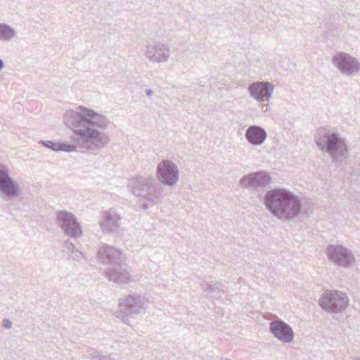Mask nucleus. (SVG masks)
<instances>
[{
	"label": "nucleus",
	"instance_id": "f257e3e1",
	"mask_svg": "<svg viewBox=\"0 0 360 360\" xmlns=\"http://www.w3.org/2000/svg\"><path fill=\"white\" fill-rule=\"evenodd\" d=\"M63 122L72 132L70 143L40 141V143L54 151L80 152L96 154L106 147L110 136L105 133L110 120L104 114L84 105L66 110Z\"/></svg>",
	"mask_w": 360,
	"mask_h": 360
},
{
	"label": "nucleus",
	"instance_id": "f03ea898",
	"mask_svg": "<svg viewBox=\"0 0 360 360\" xmlns=\"http://www.w3.org/2000/svg\"><path fill=\"white\" fill-rule=\"evenodd\" d=\"M264 204L274 217L283 221L298 217L302 207L300 197L284 188L268 191L264 197Z\"/></svg>",
	"mask_w": 360,
	"mask_h": 360
},
{
	"label": "nucleus",
	"instance_id": "7ed1b4c3",
	"mask_svg": "<svg viewBox=\"0 0 360 360\" xmlns=\"http://www.w3.org/2000/svg\"><path fill=\"white\" fill-rule=\"evenodd\" d=\"M314 142L317 148L326 153L335 164H342L349 156L347 139L337 130L328 127L318 128L314 134Z\"/></svg>",
	"mask_w": 360,
	"mask_h": 360
},
{
	"label": "nucleus",
	"instance_id": "20e7f679",
	"mask_svg": "<svg viewBox=\"0 0 360 360\" xmlns=\"http://www.w3.org/2000/svg\"><path fill=\"white\" fill-rule=\"evenodd\" d=\"M22 195L20 183L10 175L9 169L6 165L0 164V199L12 205Z\"/></svg>",
	"mask_w": 360,
	"mask_h": 360
},
{
	"label": "nucleus",
	"instance_id": "39448f33",
	"mask_svg": "<svg viewBox=\"0 0 360 360\" xmlns=\"http://www.w3.org/2000/svg\"><path fill=\"white\" fill-rule=\"evenodd\" d=\"M349 304V297L341 291L326 290L319 300V305L330 313H340L345 310Z\"/></svg>",
	"mask_w": 360,
	"mask_h": 360
},
{
	"label": "nucleus",
	"instance_id": "423d86ee",
	"mask_svg": "<svg viewBox=\"0 0 360 360\" xmlns=\"http://www.w3.org/2000/svg\"><path fill=\"white\" fill-rule=\"evenodd\" d=\"M271 183V177L264 170L253 172L244 175L239 181V186L250 191L261 192Z\"/></svg>",
	"mask_w": 360,
	"mask_h": 360
},
{
	"label": "nucleus",
	"instance_id": "0eeeda50",
	"mask_svg": "<svg viewBox=\"0 0 360 360\" xmlns=\"http://www.w3.org/2000/svg\"><path fill=\"white\" fill-rule=\"evenodd\" d=\"M56 219L58 226L65 235L75 239L82 236V227L72 213L67 210H60L57 212Z\"/></svg>",
	"mask_w": 360,
	"mask_h": 360
},
{
	"label": "nucleus",
	"instance_id": "6e6552de",
	"mask_svg": "<svg viewBox=\"0 0 360 360\" xmlns=\"http://www.w3.org/2000/svg\"><path fill=\"white\" fill-rule=\"evenodd\" d=\"M326 253L333 264L345 269L350 268L355 262V257L352 250L340 245H328Z\"/></svg>",
	"mask_w": 360,
	"mask_h": 360
},
{
	"label": "nucleus",
	"instance_id": "1a4fd4ad",
	"mask_svg": "<svg viewBox=\"0 0 360 360\" xmlns=\"http://www.w3.org/2000/svg\"><path fill=\"white\" fill-rule=\"evenodd\" d=\"M146 303V298L137 293L128 295L120 303V311L115 313L116 317L121 319L123 322L128 323L129 319L123 314V310L129 314H139L144 308Z\"/></svg>",
	"mask_w": 360,
	"mask_h": 360
},
{
	"label": "nucleus",
	"instance_id": "9d476101",
	"mask_svg": "<svg viewBox=\"0 0 360 360\" xmlns=\"http://www.w3.org/2000/svg\"><path fill=\"white\" fill-rule=\"evenodd\" d=\"M157 178L162 184L174 187L179 180L177 165L169 160L160 161L157 167Z\"/></svg>",
	"mask_w": 360,
	"mask_h": 360
},
{
	"label": "nucleus",
	"instance_id": "9b49d317",
	"mask_svg": "<svg viewBox=\"0 0 360 360\" xmlns=\"http://www.w3.org/2000/svg\"><path fill=\"white\" fill-rule=\"evenodd\" d=\"M122 217L115 208L103 211L99 219V228L105 235L117 234L121 229Z\"/></svg>",
	"mask_w": 360,
	"mask_h": 360
},
{
	"label": "nucleus",
	"instance_id": "f8f14e48",
	"mask_svg": "<svg viewBox=\"0 0 360 360\" xmlns=\"http://www.w3.org/2000/svg\"><path fill=\"white\" fill-rule=\"evenodd\" d=\"M332 63L342 75L348 77L356 75L360 70V62L345 52L335 55L332 58Z\"/></svg>",
	"mask_w": 360,
	"mask_h": 360
},
{
	"label": "nucleus",
	"instance_id": "ddd939ff",
	"mask_svg": "<svg viewBox=\"0 0 360 360\" xmlns=\"http://www.w3.org/2000/svg\"><path fill=\"white\" fill-rule=\"evenodd\" d=\"M140 191L139 196L154 204L160 202L166 195L163 186L158 184L153 176L145 177Z\"/></svg>",
	"mask_w": 360,
	"mask_h": 360
},
{
	"label": "nucleus",
	"instance_id": "4468645a",
	"mask_svg": "<svg viewBox=\"0 0 360 360\" xmlns=\"http://www.w3.org/2000/svg\"><path fill=\"white\" fill-rule=\"evenodd\" d=\"M126 257L119 248L108 244H103L97 252V259L112 267L123 264Z\"/></svg>",
	"mask_w": 360,
	"mask_h": 360
},
{
	"label": "nucleus",
	"instance_id": "2eb2a0df",
	"mask_svg": "<svg viewBox=\"0 0 360 360\" xmlns=\"http://www.w3.org/2000/svg\"><path fill=\"white\" fill-rule=\"evenodd\" d=\"M144 55L152 63H166L170 58V47L166 43L153 42L146 46Z\"/></svg>",
	"mask_w": 360,
	"mask_h": 360
},
{
	"label": "nucleus",
	"instance_id": "dca6fc26",
	"mask_svg": "<svg viewBox=\"0 0 360 360\" xmlns=\"http://www.w3.org/2000/svg\"><path fill=\"white\" fill-rule=\"evenodd\" d=\"M274 86L269 82H255L250 84L248 90L250 96L257 102L269 101L272 96Z\"/></svg>",
	"mask_w": 360,
	"mask_h": 360
},
{
	"label": "nucleus",
	"instance_id": "f3484780",
	"mask_svg": "<svg viewBox=\"0 0 360 360\" xmlns=\"http://www.w3.org/2000/svg\"><path fill=\"white\" fill-rule=\"evenodd\" d=\"M122 264H120L107 269L105 276L110 281H112L117 285H123L136 281V276H133Z\"/></svg>",
	"mask_w": 360,
	"mask_h": 360
},
{
	"label": "nucleus",
	"instance_id": "a211bd4d",
	"mask_svg": "<svg viewBox=\"0 0 360 360\" xmlns=\"http://www.w3.org/2000/svg\"><path fill=\"white\" fill-rule=\"evenodd\" d=\"M269 330L274 337L284 343H290L294 339L292 327L281 320H274L270 323Z\"/></svg>",
	"mask_w": 360,
	"mask_h": 360
},
{
	"label": "nucleus",
	"instance_id": "6ab92c4d",
	"mask_svg": "<svg viewBox=\"0 0 360 360\" xmlns=\"http://www.w3.org/2000/svg\"><path fill=\"white\" fill-rule=\"evenodd\" d=\"M245 137L252 145L259 146L266 140V132L262 127L252 125L246 130Z\"/></svg>",
	"mask_w": 360,
	"mask_h": 360
},
{
	"label": "nucleus",
	"instance_id": "aec40b11",
	"mask_svg": "<svg viewBox=\"0 0 360 360\" xmlns=\"http://www.w3.org/2000/svg\"><path fill=\"white\" fill-rule=\"evenodd\" d=\"M17 37L16 30L11 25L0 23V41L10 42Z\"/></svg>",
	"mask_w": 360,
	"mask_h": 360
},
{
	"label": "nucleus",
	"instance_id": "412c9836",
	"mask_svg": "<svg viewBox=\"0 0 360 360\" xmlns=\"http://www.w3.org/2000/svg\"><path fill=\"white\" fill-rule=\"evenodd\" d=\"M145 177L146 176H137L129 179L128 187L134 195L139 196L141 191L138 190L141 189L142 183L144 182Z\"/></svg>",
	"mask_w": 360,
	"mask_h": 360
},
{
	"label": "nucleus",
	"instance_id": "4be33fe9",
	"mask_svg": "<svg viewBox=\"0 0 360 360\" xmlns=\"http://www.w3.org/2000/svg\"><path fill=\"white\" fill-rule=\"evenodd\" d=\"M221 284L216 283L213 285L209 284L207 288H203V293L205 296H210L213 298H218L220 297V292L223 290L220 288Z\"/></svg>",
	"mask_w": 360,
	"mask_h": 360
},
{
	"label": "nucleus",
	"instance_id": "5701e85b",
	"mask_svg": "<svg viewBox=\"0 0 360 360\" xmlns=\"http://www.w3.org/2000/svg\"><path fill=\"white\" fill-rule=\"evenodd\" d=\"M63 248L66 252L71 253L75 248V246L70 240H66L63 243Z\"/></svg>",
	"mask_w": 360,
	"mask_h": 360
},
{
	"label": "nucleus",
	"instance_id": "b1692460",
	"mask_svg": "<svg viewBox=\"0 0 360 360\" xmlns=\"http://www.w3.org/2000/svg\"><path fill=\"white\" fill-rule=\"evenodd\" d=\"M71 257L74 260L79 261L84 257L83 253L76 248L71 252Z\"/></svg>",
	"mask_w": 360,
	"mask_h": 360
},
{
	"label": "nucleus",
	"instance_id": "393cba45",
	"mask_svg": "<svg viewBox=\"0 0 360 360\" xmlns=\"http://www.w3.org/2000/svg\"><path fill=\"white\" fill-rule=\"evenodd\" d=\"M2 326L6 329H10L12 327V321L8 319H4L2 321Z\"/></svg>",
	"mask_w": 360,
	"mask_h": 360
},
{
	"label": "nucleus",
	"instance_id": "a878e982",
	"mask_svg": "<svg viewBox=\"0 0 360 360\" xmlns=\"http://www.w3.org/2000/svg\"><path fill=\"white\" fill-rule=\"evenodd\" d=\"M102 356L103 355L96 351H94L91 354L92 360H101Z\"/></svg>",
	"mask_w": 360,
	"mask_h": 360
},
{
	"label": "nucleus",
	"instance_id": "bb28decb",
	"mask_svg": "<svg viewBox=\"0 0 360 360\" xmlns=\"http://www.w3.org/2000/svg\"><path fill=\"white\" fill-rule=\"evenodd\" d=\"M146 94L147 96L150 97L153 95V91L152 89H146Z\"/></svg>",
	"mask_w": 360,
	"mask_h": 360
},
{
	"label": "nucleus",
	"instance_id": "cd10ccee",
	"mask_svg": "<svg viewBox=\"0 0 360 360\" xmlns=\"http://www.w3.org/2000/svg\"><path fill=\"white\" fill-rule=\"evenodd\" d=\"M101 360H113L110 356H103Z\"/></svg>",
	"mask_w": 360,
	"mask_h": 360
},
{
	"label": "nucleus",
	"instance_id": "c85d7f7f",
	"mask_svg": "<svg viewBox=\"0 0 360 360\" xmlns=\"http://www.w3.org/2000/svg\"><path fill=\"white\" fill-rule=\"evenodd\" d=\"M4 66V61L2 60V59L0 58V71L3 69Z\"/></svg>",
	"mask_w": 360,
	"mask_h": 360
},
{
	"label": "nucleus",
	"instance_id": "c756f323",
	"mask_svg": "<svg viewBox=\"0 0 360 360\" xmlns=\"http://www.w3.org/2000/svg\"><path fill=\"white\" fill-rule=\"evenodd\" d=\"M353 360H360V357L354 358Z\"/></svg>",
	"mask_w": 360,
	"mask_h": 360
}]
</instances>
